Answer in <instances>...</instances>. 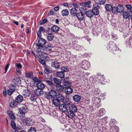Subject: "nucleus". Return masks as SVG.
Wrapping results in <instances>:
<instances>
[{"label": "nucleus", "mask_w": 132, "mask_h": 132, "mask_svg": "<svg viewBox=\"0 0 132 132\" xmlns=\"http://www.w3.org/2000/svg\"><path fill=\"white\" fill-rule=\"evenodd\" d=\"M107 47L110 52H112L114 51H117L119 50L118 47L115 44L112 42H110L108 44Z\"/></svg>", "instance_id": "f257e3e1"}, {"label": "nucleus", "mask_w": 132, "mask_h": 132, "mask_svg": "<svg viewBox=\"0 0 132 132\" xmlns=\"http://www.w3.org/2000/svg\"><path fill=\"white\" fill-rule=\"evenodd\" d=\"M117 7L114 6V9L112 10V12L114 14L117 13H121L124 11V8L122 5L118 4Z\"/></svg>", "instance_id": "f03ea898"}, {"label": "nucleus", "mask_w": 132, "mask_h": 132, "mask_svg": "<svg viewBox=\"0 0 132 132\" xmlns=\"http://www.w3.org/2000/svg\"><path fill=\"white\" fill-rule=\"evenodd\" d=\"M38 43L37 44L38 47L37 48V50L42 49L43 46L46 43L45 40L43 38H40L38 41Z\"/></svg>", "instance_id": "7ed1b4c3"}, {"label": "nucleus", "mask_w": 132, "mask_h": 132, "mask_svg": "<svg viewBox=\"0 0 132 132\" xmlns=\"http://www.w3.org/2000/svg\"><path fill=\"white\" fill-rule=\"evenodd\" d=\"M37 55L44 59H46L48 57V54L43 50H37Z\"/></svg>", "instance_id": "20e7f679"}, {"label": "nucleus", "mask_w": 132, "mask_h": 132, "mask_svg": "<svg viewBox=\"0 0 132 132\" xmlns=\"http://www.w3.org/2000/svg\"><path fill=\"white\" fill-rule=\"evenodd\" d=\"M81 66L85 70H87L90 67V63L88 61L84 60L82 63Z\"/></svg>", "instance_id": "39448f33"}, {"label": "nucleus", "mask_w": 132, "mask_h": 132, "mask_svg": "<svg viewBox=\"0 0 132 132\" xmlns=\"http://www.w3.org/2000/svg\"><path fill=\"white\" fill-rule=\"evenodd\" d=\"M26 108L25 107H22L19 109V112L20 113L19 116L23 118L25 116V114L26 112Z\"/></svg>", "instance_id": "423d86ee"}, {"label": "nucleus", "mask_w": 132, "mask_h": 132, "mask_svg": "<svg viewBox=\"0 0 132 132\" xmlns=\"http://www.w3.org/2000/svg\"><path fill=\"white\" fill-rule=\"evenodd\" d=\"M59 109L61 111L66 112L68 110L67 107L65 106L64 104H61L59 106Z\"/></svg>", "instance_id": "0eeeda50"}, {"label": "nucleus", "mask_w": 132, "mask_h": 132, "mask_svg": "<svg viewBox=\"0 0 132 132\" xmlns=\"http://www.w3.org/2000/svg\"><path fill=\"white\" fill-rule=\"evenodd\" d=\"M34 92L35 94L38 96H41L43 94V90L38 88L35 90Z\"/></svg>", "instance_id": "6e6552de"}, {"label": "nucleus", "mask_w": 132, "mask_h": 132, "mask_svg": "<svg viewBox=\"0 0 132 132\" xmlns=\"http://www.w3.org/2000/svg\"><path fill=\"white\" fill-rule=\"evenodd\" d=\"M76 15L79 21H82L84 19V14L81 12L77 13Z\"/></svg>", "instance_id": "1a4fd4ad"}, {"label": "nucleus", "mask_w": 132, "mask_h": 132, "mask_svg": "<svg viewBox=\"0 0 132 132\" xmlns=\"http://www.w3.org/2000/svg\"><path fill=\"white\" fill-rule=\"evenodd\" d=\"M56 90L58 93H60L64 89V87L62 85H57L55 86Z\"/></svg>", "instance_id": "9d476101"}, {"label": "nucleus", "mask_w": 132, "mask_h": 132, "mask_svg": "<svg viewBox=\"0 0 132 132\" xmlns=\"http://www.w3.org/2000/svg\"><path fill=\"white\" fill-rule=\"evenodd\" d=\"M91 2L90 1H88L87 2H86L84 3H80V5L81 6H84L86 7H87L88 8L91 7L90 6Z\"/></svg>", "instance_id": "9b49d317"}, {"label": "nucleus", "mask_w": 132, "mask_h": 132, "mask_svg": "<svg viewBox=\"0 0 132 132\" xmlns=\"http://www.w3.org/2000/svg\"><path fill=\"white\" fill-rule=\"evenodd\" d=\"M56 99L60 102H63L64 101V98L63 96L61 94H59L56 95Z\"/></svg>", "instance_id": "f8f14e48"}, {"label": "nucleus", "mask_w": 132, "mask_h": 132, "mask_svg": "<svg viewBox=\"0 0 132 132\" xmlns=\"http://www.w3.org/2000/svg\"><path fill=\"white\" fill-rule=\"evenodd\" d=\"M105 8L106 10L108 11H110L114 9V7H112V5L110 4H106L105 5Z\"/></svg>", "instance_id": "ddd939ff"}, {"label": "nucleus", "mask_w": 132, "mask_h": 132, "mask_svg": "<svg viewBox=\"0 0 132 132\" xmlns=\"http://www.w3.org/2000/svg\"><path fill=\"white\" fill-rule=\"evenodd\" d=\"M36 85L38 88L41 89L43 90V89L45 88L46 86V85L41 82L37 83Z\"/></svg>", "instance_id": "4468645a"}, {"label": "nucleus", "mask_w": 132, "mask_h": 132, "mask_svg": "<svg viewBox=\"0 0 132 132\" xmlns=\"http://www.w3.org/2000/svg\"><path fill=\"white\" fill-rule=\"evenodd\" d=\"M119 130L118 127L116 126H112L110 129L111 132H118Z\"/></svg>", "instance_id": "2eb2a0df"}, {"label": "nucleus", "mask_w": 132, "mask_h": 132, "mask_svg": "<svg viewBox=\"0 0 132 132\" xmlns=\"http://www.w3.org/2000/svg\"><path fill=\"white\" fill-rule=\"evenodd\" d=\"M52 102L53 104L56 106H59L60 104V102L57 100L56 98L53 99L52 100Z\"/></svg>", "instance_id": "dca6fc26"}, {"label": "nucleus", "mask_w": 132, "mask_h": 132, "mask_svg": "<svg viewBox=\"0 0 132 132\" xmlns=\"http://www.w3.org/2000/svg\"><path fill=\"white\" fill-rule=\"evenodd\" d=\"M69 109V111H72L75 113L77 112V108L75 105H72Z\"/></svg>", "instance_id": "f3484780"}, {"label": "nucleus", "mask_w": 132, "mask_h": 132, "mask_svg": "<svg viewBox=\"0 0 132 132\" xmlns=\"http://www.w3.org/2000/svg\"><path fill=\"white\" fill-rule=\"evenodd\" d=\"M49 94L52 97H55L57 95V93L56 91L53 89L51 90L49 92Z\"/></svg>", "instance_id": "a211bd4d"}, {"label": "nucleus", "mask_w": 132, "mask_h": 132, "mask_svg": "<svg viewBox=\"0 0 132 132\" xmlns=\"http://www.w3.org/2000/svg\"><path fill=\"white\" fill-rule=\"evenodd\" d=\"M23 99V97L21 95H19L16 97L15 101L16 103H21Z\"/></svg>", "instance_id": "6ab92c4d"}, {"label": "nucleus", "mask_w": 132, "mask_h": 132, "mask_svg": "<svg viewBox=\"0 0 132 132\" xmlns=\"http://www.w3.org/2000/svg\"><path fill=\"white\" fill-rule=\"evenodd\" d=\"M75 112L72 111H69L67 113V116L69 118H72L74 117L75 116Z\"/></svg>", "instance_id": "aec40b11"}, {"label": "nucleus", "mask_w": 132, "mask_h": 132, "mask_svg": "<svg viewBox=\"0 0 132 132\" xmlns=\"http://www.w3.org/2000/svg\"><path fill=\"white\" fill-rule=\"evenodd\" d=\"M73 98L75 102H78L80 101L81 97L78 95H75L73 96Z\"/></svg>", "instance_id": "412c9836"}, {"label": "nucleus", "mask_w": 132, "mask_h": 132, "mask_svg": "<svg viewBox=\"0 0 132 132\" xmlns=\"http://www.w3.org/2000/svg\"><path fill=\"white\" fill-rule=\"evenodd\" d=\"M56 75L59 78H63L64 77L65 74L62 71H59L56 73Z\"/></svg>", "instance_id": "4be33fe9"}, {"label": "nucleus", "mask_w": 132, "mask_h": 132, "mask_svg": "<svg viewBox=\"0 0 132 132\" xmlns=\"http://www.w3.org/2000/svg\"><path fill=\"white\" fill-rule=\"evenodd\" d=\"M46 37L47 39L49 41H51L53 40L54 38V36L53 34L51 33H48L46 35Z\"/></svg>", "instance_id": "5701e85b"}, {"label": "nucleus", "mask_w": 132, "mask_h": 132, "mask_svg": "<svg viewBox=\"0 0 132 132\" xmlns=\"http://www.w3.org/2000/svg\"><path fill=\"white\" fill-rule=\"evenodd\" d=\"M65 91L67 94H71L73 92V89L70 87H66L65 89Z\"/></svg>", "instance_id": "b1692460"}, {"label": "nucleus", "mask_w": 132, "mask_h": 132, "mask_svg": "<svg viewBox=\"0 0 132 132\" xmlns=\"http://www.w3.org/2000/svg\"><path fill=\"white\" fill-rule=\"evenodd\" d=\"M7 112L10 118L13 120L15 119V117L11 111L8 110L7 111Z\"/></svg>", "instance_id": "393cba45"}, {"label": "nucleus", "mask_w": 132, "mask_h": 132, "mask_svg": "<svg viewBox=\"0 0 132 132\" xmlns=\"http://www.w3.org/2000/svg\"><path fill=\"white\" fill-rule=\"evenodd\" d=\"M60 29L59 28L55 25L53 26L51 28V30L52 31L54 32H57Z\"/></svg>", "instance_id": "a878e982"}, {"label": "nucleus", "mask_w": 132, "mask_h": 132, "mask_svg": "<svg viewBox=\"0 0 132 132\" xmlns=\"http://www.w3.org/2000/svg\"><path fill=\"white\" fill-rule=\"evenodd\" d=\"M51 45L50 44L48 45L47 46L43 47L42 49L40 50H43V51L45 52L50 51L51 49Z\"/></svg>", "instance_id": "bb28decb"}, {"label": "nucleus", "mask_w": 132, "mask_h": 132, "mask_svg": "<svg viewBox=\"0 0 132 132\" xmlns=\"http://www.w3.org/2000/svg\"><path fill=\"white\" fill-rule=\"evenodd\" d=\"M70 13L72 15L74 16L76 15L77 13V10L76 9L73 8L70 10Z\"/></svg>", "instance_id": "cd10ccee"}, {"label": "nucleus", "mask_w": 132, "mask_h": 132, "mask_svg": "<svg viewBox=\"0 0 132 132\" xmlns=\"http://www.w3.org/2000/svg\"><path fill=\"white\" fill-rule=\"evenodd\" d=\"M63 102L64 103V104L65 105V106L67 107V108L68 107L69 108L72 105L71 104V103L69 101V100L68 99H65V101Z\"/></svg>", "instance_id": "c85d7f7f"}, {"label": "nucleus", "mask_w": 132, "mask_h": 132, "mask_svg": "<svg viewBox=\"0 0 132 132\" xmlns=\"http://www.w3.org/2000/svg\"><path fill=\"white\" fill-rule=\"evenodd\" d=\"M52 67H55L56 68H59L60 67V63L57 62H52Z\"/></svg>", "instance_id": "c756f323"}, {"label": "nucleus", "mask_w": 132, "mask_h": 132, "mask_svg": "<svg viewBox=\"0 0 132 132\" xmlns=\"http://www.w3.org/2000/svg\"><path fill=\"white\" fill-rule=\"evenodd\" d=\"M92 11L90 10L87 11L86 13V14L88 17L91 18L93 17L94 15Z\"/></svg>", "instance_id": "7c9ffc66"}, {"label": "nucleus", "mask_w": 132, "mask_h": 132, "mask_svg": "<svg viewBox=\"0 0 132 132\" xmlns=\"http://www.w3.org/2000/svg\"><path fill=\"white\" fill-rule=\"evenodd\" d=\"M62 15L65 16L68 15L69 14V12L68 10L65 9L61 11Z\"/></svg>", "instance_id": "2f4dec72"}, {"label": "nucleus", "mask_w": 132, "mask_h": 132, "mask_svg": "<svg viewBox=\"0 0 132 132\" xmlns=\"http://www.w3.org/2000/svg\"><path fill=\"white\" fill-rule=\"evenodd\" d=\"M81 7H79V9L80 12L84 14L86 12L87 9L85 7L81 6Z\"/></svg>", "instance_id": "473e14b6"}, {"label": "nucleus", "mask_w": 132, "mask_h": 132, "mask_svg": "<svg viewBox=\"0 0 132 132\" xmlns=\"http://www.w3.org/2000/svg\"><path fill=\"white\" fill-rule=\"evenodd\" d=\"M30 92L28 90H26L22 92V94L25 97H27L29 95Z\"/></svg>", "instance_id": "72a5a7b5"}, {"label": "nucleus", "mask_w": 132, "mask_h": 132, "mask_svg": "<svg viewBox=\"0 0 132 132\" xmlns=\"http://www.w3.org/2000/svg\"><path fill=\"white\" fill-rule=\"evenodd\" d=\"M61 69L62 71L63 72H68L69 71V70L68 67L67 66H63L61 68Z\"/></svg>", "instance_id": "f704fd0d"}, {"label": "nucleus", "mask_w": 132, "mask_h": 132, "mask_svg": "<svg viewBox=\"0 0 132 132\" xmlns=\"http://www.w3.org/2000/svg\"><path fill=\"white\" fill-rule=\"evenodd\" d=\"M92 11L94 15H97L99 13L98 10L95 7H94L92 10Z\"/></svg>", "instance_id": "c9c22d12"}, {"label": "nucleus", "mask_w": 132, "mask_h": 132, "mask_svg": "<svg viewBox=\"0 0 132 132\" xmlns=\"http://www.w3.org/2000/svg\"><path fill=\"white\" fill-rule=\"evenodd\" d=\"M32 80L34 82H36L37 83L42 82V80L36 77H33L32 78Z\"/></svg>", "instance_id": "e433bc0d"}, {"label": "nucleus", "mask_w": 132, "mask_h": 132, "mask_svg": "<svg viewBox=\"0 0 132 132\" xmlns=\"http://www.w3.org/2000/svg\"><path fill=\"white\" fill-rule=\"evenodd\" d=\"M26 76L28 78H31L33 76V73L32 72H26Z\"/></svg>", "instance_id": "4c0bfd02"}, {"label": "nucleus", "mask_w": 132, "mask_h": 132, "mask_svg": "<svg viewBox=\"0 0 132 132\" xmlns=\"http://www.w3.org/2000/svg\"><path fill=\"white\" fill-rule=\"evenodd\" d=\"M53 80L55 84H57V85H59L60 84L61 82V81L60 80L57 78H54L53 79Z\"/></svg>", "instance_id": "58836bf2"}, {"label": "nucleus", "mask_w": 132, "mask_h": 132, "mask_svg": "<svg viewBox=\"0 0 132 132\" xmlns=\"http://www.w3.org/2000/svg\"><path fill=\"white\" fill-rule=\"evenodd\" d=\"M45 81L48 85L51 87H52L53 86H54V84L52 81L49 80H45Z\"/></svg>", "instance_id": "ea45409f"}, {"label": "nucleus", "mask_w": 132, "mask_h": 132, "mask_svg": "<svg viewBox=\"0 0 132 132\" xmlns=\"http://www.w3.org/2000/svg\"><path fill=\"white\" fill-rule=\"evenodd\" d=\"M99 112L100 113V116H102L105 114V111L104 109L102 108L101 109L99 110Z\"/></svg>", "instance_id": "a19ab883"}, {"label": "nucleus", "mask_w": 132, "mask_h": 132, "mask_svg": "<svg viewBox=\"0 0 132 132\" xmlns=\"http://www.w3.org/2000/svg\"><path fill=\"white\" fill-rule=\"evenodd\" d=\"M14 90H15L14 89L10 88L7 91V93L9 95H11L12 94Z\"/></svg>", "instance_id": "79ce46f5"}, {"label": "nucleus", "mask_w": 132, "mask_h": 132, "mask_svg": "<svg viewBox=\"0 0 132 132\" xmlns=\"http://www.w3.org/2000/svg\"><path fill=\"white\" fill-rule=\"evenodd\" d=\"M19 81V77H15L13 80V82L15 84H18Z\"/></svg>", "instance_id": "37998d69"}, {"label": "nucleus", "mask_w": 132, "mask_h": 132, "mask_svg": "<svg viewBox=\"0 0 132 132\" xmlns=\"http://www.w3.org/2000/svg\"><path fill=\"white\" fill-rule=\"evenodd\" d=\"M16 105V103L15 101H11L10 103V106L11 107H14Z\"/></svg>", "instance_id": "c03bdc74"}, {"label": "nucleus", "mask_w": 132, "mask_h": 132, "mask_svg": "<svg viewBox=\"0 0 132 132\" xmlns=\"http://www.w3.org/2000/svg\"><path fill=\"white\" fill-rule=\"evenodd\" d=\"M11 126L12 128L14 129H16V124L13 121H11Z\"/></svg>", "instance_id": "a18cd8bd"}, {"label": "nucleus", "mask_w": 132, "mask_h": 132, "mask_svg": "<svg viewBox=\"0 0 132 132\" xmlns=\"http://www.w3.org/2000/svg\"><path fill=\"white\" fill-rule=\"evenodd\" d=\"M63 86H65V88H66V87H71V84L69 82L63 83Z\"/></svg>", "instance_id": "49530a36"}, {"label": "nucleus", "mask_w": 132, "mask_h": 132, "mask_svg": "<svg viewBox=\"0 0 132 132\" xmlns=\"http://www.w3.org/2000/svg\"><path fill=\"white\" fill-rule=\"evenodd\" d=\"M126 6L128 10L127 11H131L132 10V7L131 5H126Z\"/></svg>", "instance_id": "de8ad7c7"}, {"label": "nucleus", "mask_w": 132, "mask_h": 132, "mask_svg": "<svg viewBox=\"0 0 132 132\" xmlns=\"http://www.w3.org/2000/svg\"><path fill=\"white\" fill-rule=\"evenodd\" d=\"M105 2V0H98V3L99 4L101 5L104 4Z\"/></svg>", "instance_id": "09e8293b"}, {"label": "nucleus", "mask_w": 132, "mask_h": 132, "mask_svg": "<svg viewBox=\"0 0 132 132\" xmlns=\"http://www.w3.org/2000/svg\"><path fill=\"white\" fill-rule=\"evenodd\" d=\"M28 132H36V129L34 128L31 127L28 130Z\"/></svg>", "instance_id": "8fccbe9b"}, {"label": "nucleus", "mask_w": 132, "mask_h": 132, "mask_svg": "<svg viewBox=\"0 0 132 132\" xmlns=\"http://www.w3.org/2000/svg\"><path fill=\"white\" fill-rule=\"evenodd\" d=\"M47 21V19H45L43 20H40V24L41 25L45 23Z\"/></svg>", "instance_id": "3c124183"}, {"label": "nucleus", "mask_w": 132, "mask_h": 132, "mask_svg": "<svg viewBox=\"0 0 132 132\" xmlns=\"http://www.w3.org/2000/svg\"><path fill=\"white\" fill-rule=\"evenodd\" d=\"M39 61L43 65H45L46 64L45 61V60L41 59L39 60Z\"/></svg>", "instance_id": "603ef678"}, {"label": "nucleus", "mask_w": 132, "mask_h": 132, "mask_svg": "<svg viewBox=\"0 0 132 132\" xmlns=\"http://www.w3.org/2000/svg\"><path fill=\"white\" fill-rule=\"evenodd\" d=\"M81 46L80 45H77L74 47V49L77 50H81Z\"/></svg>", "instance_id": "864d4df0"}, {"label": "nucleus", "mask_w": 132, "mask_h": 132, "mask_svg": "<svg viewBox=\"0 0 132 132\" xmlns=\"http://www.w3.org/2000/svg\"><path fill=\"white\" fill-rule=\"evenodd\" d=\"M44 72L46 74H49L50 73V70L48 68H45L44 70Z\"/></svg>", "instance_id": "5fc2aeb1"}, {"label": "nucleus", "mask_w": 132, "mask_h": 132, "mask_svg": "<svg viewBox=\"0 0 132 132\" xmlns=\"http://www.w3.org/2000/svg\"><path fill=\"white\" fill-rule=\"evenodd\" d=\"M92 33L93 35L95 36H97L98 34V32H96L94 29L93 30Z\"/></svg>", "instance_id": "6e6d98bb"}, {"label": "nucleus", "mask_w": 132, "mask_h": 132, "mask_svg": "<svg viewBox=\"0 0 132 132\" xmlns=\"http://www.w3.org/2000/svg\"><path fill=\"white\" fill-rule=\"evenodd\" d=\"M16 66L17 68L21 69L22 68V66L20 63H18L16 65Z\"/></svg>", "instance_id": "4d7b16f0"}, {"label": "nucleus", "mask_w": 132, "mask_h": 132, "mask_svg": "<svg viewBox=\"0 0 132 132\" xmlns=\"http://www.w3.org/2000/svg\"><path fill=\"white\" fill-rule=\"evenodd\" d=\"M37 33L38 37H40L42 36L41 32L40 31L38 30L37 32Z\"/></svg>", "instance_id": "13d9d810"}, {"label": "nucleus", "mask_w": 132, "mask_h": 132, "mask_svg": "<svg viewBox=\"0 0 132 132\" xmlns=\"http://www.w3.org/2000/svg\"><path fill=\"white\" fill-rule=\"evenodd\" d=\"M16 87V85H14V84H12L10 86V88L13 89L15 90V89Z\"/></svg>", "instance_id": "bf43d9fd"}, {"label": "nucleus", "mask_w": 132, "mask_h": 132, "mask_svg": "<svg viewBox=\"0 0 132 132\" xmlns=\"http://www.w3.org/2000/svg\"><path fill=\"white\" fill-rule=\"evenodd\" d=\"M29 120L28 119H26L25 122H24V124L26 125L27 126H29V122L28 121Z\"/></svg>", "instance_id": "052dcab7"}, {"label": "nucleus", "mask_w": 132, "mask_h": 132, "mask_svg": "<svg viewBox=\"0 0 132 132\" xmlns=\"http://www.w3.org/2000/svg\"><path fill=\"white\" fill-rule=\"evenodd\" d=\"M112 37L114 40H116L117 39V36L116 35L114 34L112 35Z\"/></svg>", "instance_id": "680f3d73"}, {"label": "nucleus", "mask_w": 132, "mask_h": 132, "mask_svg": "<svg viewBox=\"0 0 132 132\" xmlns=\"http://www.w3.org/2000/svg\"><path fill=\"white\" fill-rule=\"evenodd\" d=\"M69 80V77H66L63 80V83L65 82H68Z\"/></svg>", "instance_id": "e2e57ef3"}, {"label": "nucleus", "mask_w": 132, "mask_h": 132, "mask_svg": "<svg viewBox=\"0 0 132 132\" xmlns=\"http://www.w3.org/2000/svg\"><path fill=\"white\" fill-rule=\"evenodd\" d=\"M45 96L48 99L50 98V97H51V96L49 94V93L47 94L46 93L45 94Z\"/></svg>", "instance_id": "0e129e2a"}, {"label": "nucleus", "mask_w": 132, "mask_h": 132, "mask_svg": "<svg viewBox=\"0 0 132 132\" xmlns=\"http://www.w3.org/2000/svg\"><path fill=\"white\" fill-rule=\"evenodd\" d=\"M9 64H8L5 66V72H4V73H6L7 72V69L9 68Z\"/></svg>", "instance_id": "69168bd1"}, {"label": "nucleus", "mask_w": 132, "mask_h": 132, "mask_svg": "<svg viewBox=\"0 0 132 132\" xmlns=\"http://www.w3.org/2000/svg\"><path fill=\"white\" fill-rule=\"evenodd\" d=\"M16 71L17 73H18V74L20 75L21 74V72L19 69L16 68Z\"/></svg>", "instance_id": "338daca9"}, {"label": "nucleus", "mask_w": 132, "mask_h": 132, "mask_svg": "<svg viewBox=\"0 0 132 132\" xmlns=\"http://www.w3.org/2000/svg\"><path fill=\"white\" fill-rule=\"evenodd\" d=\"M129 46H132V39H130L128 42Z\"/></svg>", "instance_id": "774afa93"}]
</instances>
